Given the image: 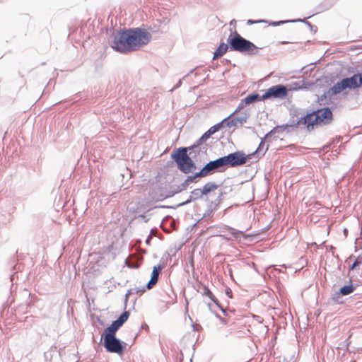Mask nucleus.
<instances>
[{
	"instance_id": "obj_26",
	"label": "nucleus",
	"mask_w": 362,
	"mask_h": 362,
	"mask_svg": "<svg viewBox=\"0 0 362 362\" xmlns=\"http://www.w3.org/2000/svg\"><path fill=\"white\" fill-rule=\"evenodd\" d=\"M238 119H239V120H238V123L239 122V123L242 124V123L246 122V119L245 118H238Z\"/></svg>"
},
{
	"instance_id": "obj_24",
	"label": "nucleus",
	"mask_w": 362,
	"mask_h": 362,
	"mask_svg": "<svg viewBox=\"0 0 362 362\" xmlns=\"http://www.w3.org/2000/svg\"><path fill=\"white\" fill-rule=\"evenodd\" d=\"M262 21H254L252 20H248L247 21V24L249 25H252L253 23H259V22H262Z\"/></svg>"
},
{
	"instance_id": "obj_11",
	"label": "nucleus",
	"mask_w": 362,
	"mask_h": 362,
	"mask_svg": "<svg viewBox=\"0 0 362 362\" xmlns=\"http://www.w3.org/2000/svg\"><path fill=\"white\" fill-rule=\"evenodd\" d=\"M163 269V266L160 264L154 266L153 268L151 278L146 285L148 289H151L154 285L156 284L158 280L159 274Z\"/></svg>"
},
{
	"instance_id": "obj_2",
	"label": "nucleus",
	"mask_w": 362,
	"mask_h": 362,
	"mask_svg": "<svg viewBox=\"0 0 362 362\" xmlns=\"http://www.w3.org/2000/svg\"><path fill=\"white\" fill-rule=\"evenodd\" d=\"M228 42L231 50L249 55H256L259 53V47L252 42L243 38L237 31L228 36Z\"/></svg>"
},
{
	"instance_id": "obj_1",
	"label": "nucleus",
	"mask_w": 362,
	"mask_h": 362,
	"mask_svg": "<svg viewBox=\"0 0 362 362\" xmlns=\"http://www.w3.org/2000/svg\"><path fill=\"white\" fill-rule=\"evenodd\" d=\"M151 34L139 28L118 33L114 38L112 47L122 53L137 50L151 40Z\"/></svg>"
},
{
	"instance_id": "obj_16",
	"label": "nucleus",
	"mask_w": 362,
	"mask_h": 362,
	"mask_svg": "<svg viewBox=\"0 0 362 362\" xmlns=\"http://www.w3.org/2000/svg\"><path fill=\"white\" fill-rule=\"evenodd\" d=\"M234 114H231L228 118H226L224 119L223 121H222V123L223 124H225V125L227 127H234V126H236L237 124H238V120H239L238 118H234V119H229L230 117H232Z\"/></svg>"
},
{
	"instance_id": "obj_13",
	"label": "nucleus",
	"mask_w": 362,
	"mask_h": 362,
	"mask_svg": "<svg viewBox=\"0 0 362 362\" xmlns=\"http://www.w3.org/2000/svg\"><path fill=\"white\" fill-rule=\"evenodd\" d=\"M228 49V46L226 43H221L214 53L213 59H216L222 57L227 52Z\"/></svg>"
},
{
	"instance_id": "obj_5",
	"label": "nucleus",
	"mask_w": 362,
	"mask_h": 362,
	"mask_svg": "<svg viewBox=\"0 0 362 362\" xmlns=\"http://www.w3.org/2000/svg\"><path fill=\"white\" fill-rule=\"evenodd\" d=\"M362 86V72L356 74L351 77L343 78L329 89L328 93L333 95L338 94L346 88L356 89Z\"/></svg>"
},
{
	"instance_id": "obj_3",
	"label": "nucleus",
	"mask_w": 362,
	"mask_h": 362,
	"mask_svg": "<svg viewBox=\"0 0 362 362\" xmlns=\"http://www.w3.org/2000/svg\"><path fill=\"white\" fill-rule=\"evenodd\" d=\"M332 119V111L326 107L308 114L303 119V123L308 129H313L315 125H325L330 123Z\"/></svg>"
},
{
	"instance_id": "obj_7",
	"label": "nucleus",
	"mask_w": 362,
	"mask_h": 362,
	"mask_svg": "<svg viewBox=\"0 0 362 362\" xmlns=\"http://www.w3.org/2000/svg\"><path fill=\"white\" fill-rule=\"evenodd\" d=\"M104 346L107 351L110 353L122 354L123 346L121 341L115 336L104 334Z\"/></svg>"
},
{
	"instance_id": "obj_22",
	"label": "nucleus",
	"mask_w": 362,
	"mask_h": 362,
	"mask_svg": "<svg viewBox=\"0 0 362 362\" xmlns=\"http://www.w3.org/2000/svg\"><path fill=\"white\" fill-rule=\"evenodd\" d=\"M197 177H204L203 176H197V173L193 175V176H189L187 177V179L186 180V182H192L194 181V180Z\"/></svg>"
},
{
	"instance_id": "obj_14",
	"label": "nucleus",
	"mask_w": 362,
	"mask_h": 362,
	"mask_svg": "<svg viewBox=\"0 0 362 362\" xmlns=\"http://www.w3.org/2000/svg\"><path fill=\"white\" fill-rule=\"evenodd\" d=\"M243 100L245 104L248 105L256 101L264 100V99H262V96H259L258 94H252L247 95Z\"/></svg>"
},
{
	"instance_id": "obj_27",
	"label": "nucleus",
	"mask_w": 362,
	"mask_h": 362,
	"mask_svg": "<svg viewBox=\"0 0 362 362\" xmlns=\"http://www.w3.org/2000/svg\"><path fill=\"white\" fill-rule=\"evenodd\" d=\"M264 142L263 141H262L260 142V144H259V146H258L257 149V151H259V149H260V148L264 146Z\"/></svg>"
},
{
	"instance_id": "obj_9",
	"label": "nucleus",
	"mask_w": 362,
	"mask_h": 362,
	"mask_svg": "<svg viewBox=\"0 0 362 362\" xmlns=\"http://www.w3.org/2000/svg\"><path fill=\"white\" fill-rule=\"evenodd\" d=\"M129 317V312L124 311L117 320L112 322V324L105 329L104 334L115 336V334L117 332V330L128 320Z\"/></svg>"
},
{
	"instance_id": "obj_20",
	"label": "nucleus",
	"mask_w": 362,
	"mask_h": 362,
	"mask_svg": "<svg viewBox=\"0 0 362 362\" xmlns=\"http://www.w3.org/2000/svg\"><path fill=\"white\" fill-rule=\"evenodd\" d=\"M212 134L211 132H205L199 140V143L201 144L202 141H206Z\"/></svg>"
},
{
	"instance_id": "obj_18",
	"label": "nucleus",
	"mask_w": 362,
	"mask_h": 362,
	"mask_svg": "<svg viewBox=\"0 0 362 362\" xmlns=\"http://www.w3.org/2000/svg\"><path fill=\"white\" fill-rule=\"evenodd\" d=\"M204 195L202 189H195L192 192V196L194 198L202 197Z\"/></svg>"
},
{
	"instance_id": "obj_21",
	"label": "nucleus",
	"mask_w": 362,
	"mask_h": 362,
	"mask_svg": "<svg viewBox=\"0 0 362 362\" xmlns=\"http://www.w3.org/2000/svg\"><path fill=\"white\" fill-rule=\"evenodd\" d=\"M245 105H246V104H245L244 100H242L240 101V103H239L238 106L237 107L236 110H235V112L233 114H235V113L238 112L242 109H243Z\"/></svg>"
},
{
	"instance_id": "obj_15",
	"label": "nucleus",
	"mask_w": 362,
	"mask_h": 362,
	"mask_svg": "<svg viewBox=\"0 0 362 362\" xmlns=\"http://www.w3.org/2000/svg\"><path fill=\"white\" fill-rule=\"evenodd\" d=\"M218 188V185L213 182H208L204 185L202 188L204 195H206L209 192L216 190Z\"/></svg>"
},
{
	"instance_id": "obj_10",
	"label": "nucleus",
	"mask_w": 362,
	"mask_h": 362,
	"mask_svg": "<svg viewBox=\"0 0 362 362\" xmlns=\"http://www.w3.org/2000/svg\"><path fill=\"white\" fill-rule=\"evenodd\" d=\"M287 95V89L282 85L274 86L269 88L262 96V99H268L270 98H282Z\"/></svg>"
},
{
	"instance_id": "obj_12",
	"label": "nucleus",
	"mask_w": 362,
	"mask_h": 362,
	"mask_svg": "<svg viewBox=\"0 0 362 362\" xmlns=\"http://www.w3.org/2000/svg\"><path fill=\"white\" fill-rule=\"evenodd\" d=\"M199 291L202 293V295L207 296L216 304L218 303V299L215 297V296L213 294L211 290L205 285L199 286Z\"/></svg>"
},
{
	"instance_id": "obj_25",
	"label": "nucleus",
	"mask_w": 362,
	"mask_h": 362,
	"mask_svg": "<svg viewBox=\"0 0 362 362\" xmlns=\"http://www.w3.org/2000/svg\"><path fill=\"white\" fill-rule=\"evenodd\" d=\"M216 130H217V128L216 127H213L211 129H209L208 130V132H211L212 134H213L214 133H215L216 132Z\"/></svg>"
},
{
	"instance_id": "obj_23",
	"label": "nucleus",
	"mask_w": 362,
	"mask_h": 362,
	"mask_svg": "<svg viewBox=\"0 0 362 362\" xmlns=\"http://www.w3.org/2000/svg\"><path fill=\"white\" fill-rule=\"evenodd\" d=\"M361 264V262L356 260L355 262L352 264L351 269H354L356 266L359 265Z\"/></svg>"
},
{
	"instance_id": "obj_4",
	"label": "nucleus",
	"mask_w": 362,
	"mask_h": 362,
	"mask_svg": "<svg viewBox=\"0 0 362 362\" xmlns=\"http://www.w3.org/2000/svg\"><path fill=\"white\" fill-rule=\"evenodd\" d=\"M171 157L177 163L179 170L185 174L192 173L196 169L195 163L187 155V148L176 149L171 154Z\"/></svg>"
},
{
	"instance_id": "obj_6",
	"label": "nucleus",
	"mask_w": 362,
	"mask_h": 362,
	"mask_svg": "<svg viewBox=\"0 0 362 362\" xmlns=\"http://www.w3.org/2000/svg\"><path fill=\"white\" fill-rule=\"evenodd\" d=\"M248 158H250V155L246 156L243 151H239L222 157L224 165L230 167L242 165L247 162Z\"/></svg>"
},
{
	"instance_id": "obj_19",
	"label": "nucleus",
	"mask_w": 362,
	"mask_h": 362,
	"mask_svg": "<svg viewBox=\"0 0 362 362\" xmlns=\"http://www.w3.org/2000/svg\"><path fill=\"white\" fill-rule=\"evenodd\" d=\"M228 230H229L230 234H231L235 238H238L241 235H243V233L242 232L236 230H235L233 228H229Z\"/></svg>"
},
{
	"instance_id": "obj_17",
	"label": "nucleus",
	"mask_w": 362,
	"mask_h": 362,
	"mask_svg": "<svg viewBox=\"0 0 362 362\" xmlns=\"http://www.w3.org/2000/svg\"><path fill=\"white\" fill-rule=\"evenodd\" d=\"M354 288L352 285L344 286L341 288L340 293L343 296H346V295L351 293L354 291Z\"/></svg>"
},
{
	"instance_id": "obj_8",
	"label": "nucleus",
	"mask_w": 362,
	"mask_h": 362,
	"mask_svg": "<svg viewBox=\"0 0 362 362\" xmlns=\"http://www.w3.org/2000/svg\"><path fill=\"white\" fill-rule=\"evenodd\" d=\"M224 163L221 158L208 163L199 172L197 173V176L206 177L220 168L224 167Z\"/></svg>"
}]
</instances>
